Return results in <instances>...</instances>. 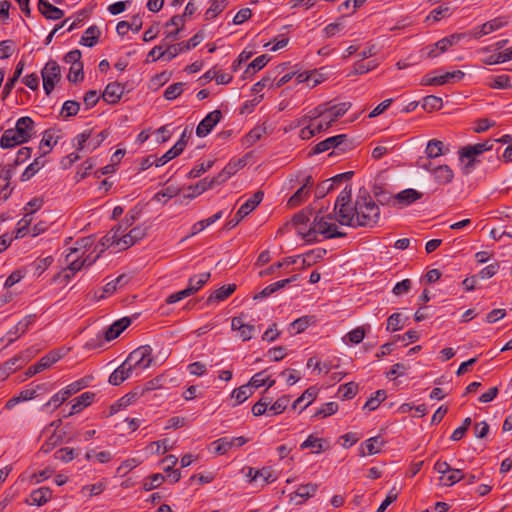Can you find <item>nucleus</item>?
Returning a JSON list of instances; mask_svg holds the SVG:
<instances>
[{"label": "nucleus", "mask_w": 512, "mask_h": 512, "mask_svg": "<svg viewBox=\"0 0 512 512\" xmlns=\"http://www.w3.org/2000/svg\"><path fill=\"white\" fill-rule=\"evenodd\" d=\"M335 220L345 226H373L380 217V208L373 201L367 189L359 190L355 203H352V186L346 185L338 195L335 205Z\"/></svg>", "instance_id": "1"}, {"label": "nucleus", "mask_w": 512, "mask_h": 512, "mask_svg": "<svg viewBox=\"0 0 512 512\" xmlns=\"http://www.w3.org/2000/svg\"><path fill=\"white\" fill-rule=\"evenodd\" d=\"M322 212L315 216L313 220V226L307 232H300L302 234L303 239L306 242H313L316 240V234L320 233L324 235L326 238H340L346 236V233L338 230V227L334 223H330L327 221L335 219V213L329 214L327 216H320Z\"/></svg>", "instance_id": "2"}, {"label": "nucleus", "mask_w": 512, "mask_h": 512, "mask_svg": "<svg viewBox=\"0 0 512 512\" xmlns=\"http://www.w3.org/2000/svg\"><path fill=\"white\" fill-rule=\"evenodd\" d=\"M330 149H333V152L330 153V156L333 154H341L351 149V142H349L346 134L332 136L316 144L312 148L310 154H320Z\"/></svg>", "instance_id": "3"}, {"label": "nucleus", "mask_w": 512, "mask_h": 512, "mask_svg": "<svg viewBox=\"0 0 512 512\" xmlns=\"http://www.w3.org/2000/svg\"><path fill=\"white\" fill-rule=\"evenodd\" d=\"M124 362L131 370L146 369L153 362L152 348L149 345L138 347L128 355Z\"/></svg>", "instance_id": "4"}, {"label": "nucleus", "mask_w": 512, "mask_h": 512, "mask_svg": "<svg viewBox=\"0 0 512 512\" xmlns=\"http://www.w3.org/2000/svg\"><path fill=\"white\" fill-rule=\"evenodd\" d=\"M263 197H264L263 191H261V190L256 191L252 195V197H250L248 200H246L245 203H243L240 206V208L238 209V211L236 212L234 217L226 223V225H225L226 228L232 229V228L236 227L245 216L250 214L262 202Z\"/></svg>", "instance_id": "5"}, {"label": "nucleus", "mask_w": 512, "mask_h": 512, "mask_svg": "<svg viewBox=\"0 0 512 512\" xmlns=\"http://www.w3.org/2000/svg\"><path fill=\"white\" fill-rule=\"evenodd\" d=\"M203 38V32L199 31L188 41H183L178 44L168 46L167 49L164 52H161L157 58H165L167 61H170L181 52L195 48L198 44H200Z\"/></svg>", "instance_id": "6"}, {"label": "nucleus", "mask_w": 512, "mask_h": 512, "mask_svg": "<svg viewBox=\"0 0 512 512\" xmlns=\"http://www.w3.org/2000/svg\"><path fill=\"white\" fill-rule=\"evenodd\" d=\"M43 88L47 95L53 91L55 84L61 79V70L55 60H49L41 71Z\"/></svg>", "instance_id": "7"}, {"label": "nucleus", "mask_w": 512, "mask_h": 512, "mask_svg": "<svg viewBox=\"0 0 512 512\" xmlns=\"http://www.w3.org/2000/svg\"><path fill=\"white\" fill-rule=\"evenodd\" d=\"M422 197V192L409 188L389 197L386 200V205L402 209L420 200Z\"/></svg>", "instance_id": "8"}, {"label": "nucleus", "mask_w": 512, "mask_h": 512, "mask_svg": "<svg viewBox=\"0 0 512 512\" xmlns=\"http://www.w3.org/2000/svg\"><path fill=\"white\" fill-rule=\"evenodd\" d=\"M222 118V112L220 110H214L206 115V117L200 121L196 128V135L198 137L207 136L212 129L220 122Z\"/></svg>", "instance_id": "9"}, {"label": "nucleus", "mask_w": 512, "mask_h": 512, "mask_svg": "<svg viewBox=\"0 0 512 512\" xmlns=\"http://www.w3.org/2000/svg\"><path fill=\"white\" fill-rule=\"evenodd\" d=\"M318 490V484L308 483L298 487V489L289 495L290 502L301 505L305 500L313 497Z\"/></svg>", "instance_id": "10"}, {"label": "nucleus", "mask_w": 512, "mask_h": 512, "mask_svg": "<svg viewBox=\"0 0 512 512\" xmlns=\"http://www.w3.org/2000/svg\"><path fill=\"white\" fill-rule=\"evenodd\" d=\"M33 129L34 121L32 118L29 116H24L17 120L15 129H13V131L18 138H21L20 141L26 143L30 140Z\"/></svg>", "instance_id": "11"}, {"label": "nucleus", "mask_w": 512, "mask_h": 512, "mask_svg": "<svg viewBox=\"0 0 512 512\" xmlns=\"http://www.w3.org/2000/svg\"><path fill=\"white\" fill-rule=\"evenodd\" d=\"M231 328L232 330L239 332V337L242 339V341L250 340L255 332V326L252 324H246L244 322L243 315L232 318Z\"/></svg>", "instance_id": "12"}, {"label": "nucleus", "mask_w": 512, "mask_h": 512, "mask_svg": "<svg viewBox=\"0 0 512 512\" xmlns=\"http://www.w3.org/2000/svg\"><path fill=\"white\" fill-rule=\"evenodd\" d=\"M122 228L123 225H116L101 238L100 244L103 248L101 249L100 253H102L105 248L118 246V242H120L121 236L125 233Z\"/></svg>", "instance_id": "13"}, {"label": "nucleus", "mask_w": 512, "mask_h": 512, "mask_svg": "<svg viewBox=\"0 0 512 512\" xmlns=\"http://www.w3.org/2000/svg\"><path fill=\"white\" fill-rule=\"evenodd\" d=\"M144 395V389L136 387L133 391L121 397L115 404L111 406V414L118 412L121 408L131 405L137 398Z\"/></svg>", "instance_id": "14"}, {"label": "nucleus", "mask_w": 512, "mask_h": 512, "mask_svg": "<svg viewBox=\"0 0 512 512\" xmlns=\"http://www.w3.org/2000/svg\"><path fill=\"white\" fill-rule=\"evenodd\" d=\"M123 92L124 87L120 83L112 82L106 86L102 94V98L105 102L109 104H116L121 99Z\"/></svg>", "instance_id": "15"}, {"label": "nucleus", "mask_w": 512, "mask_h": 512, "mask_svg": "<svg viewBox=\"0 0 512 512\" xmlns=\"http://www.w3.org/2000/svg\"><path fill=\"white\" fill-rule=\"evenodd\" d=\"M131 324V319L123 317L111 324L104 333L105 339L111 341L116 339Z\"/></svg>", "instance_id": "16"}, {"label": "nucleus", "mask_w": 512, "mask_h": 512, "mask_svg": "<svg viewBox=\"0 0 512 512\" xmlns=\"http://www.w3.org/2000/svg\"><path fill=\"white\" fill-rule=\"evenodd\" d=\"M38 9L40 13L47 19L58 20L64 16V11L47 0H39Z\"/></svg>", "instance_id": "17"}, {"label": "nucleus", "mask_w": 512, "mask_h": 512, "mask_svg": "<svg viewBox=\"0 0 512 512\" xmlns=\"http://www.w3.org/2000/svg\"><path fill=\"white\" fill-rule=\"evenodd\" d=\"M52 498V490L49 487H41L31 492L30 500H26L30 505L42 506Z\"/></svg>", "instance_id": "18"}, {"label": "nucleus", "mask_w": 512, "mask_h": 512, "mask_svg": "<svg viewBox=\"0 0 512 512\" xmlns=\"http://www.w3.org/2000/svg\"><path fill=\"white\" fill-rule=\"evenodd\" d=\"M435 181L440 185H446L452 182L454 178L453 170L448 165H440L432 170Z\"/></svg>", "instance_id": "19"}, {"label": "nucleus", "mask_w": 512, "mask_h": 512, "mask_svg": "<svg viewBox=\"0 0 512 512\" xmlns=\"http://www.w3.org/2000/svg\"><path fill=\"white\" fill-rule=\"evenodd\" d=\"M65 436V431H53L47 440L42 444L40 451L45 454L51 452L55 447L64 442Z\"/></svg>", "instance_id": "20"}, {"label": "nucleus", "mask_w": 512, "mask_h": 512, "mask_svg": "<svg viewBox=\"0 0 512 512\" xmlns=\"http://www.w3.org/2000/svg\"><path fill=\"white\" fill-rule=\"evenodd\" d=\"M95 398V393L84 392L80 396L73 399V405L68 415L79 413L83 408L89 406Z\"/></svg>", "instance_id": "21"}, {"label": "nucleus", "mask_w": 512, "mask_h": 512, "mask_svg": "<svg viewBox=\"0 0 512 512\" xmlns=\"http://www.w3.org/2000/svg\"><path fill=\"white\" fill-rule=\"evenodd\" d=\"M351 107L350 102H343L331 107L327 106V113L330 115V119L325 122V127H331L338 118L343 116Z\"/></svg>", "instance_id": "22"}, {"label": "nucleus", "mask_w": 512, "mask_h": 512, "mask_svg": "<svg viewBox=\"0 0 512 512\" xmlns=\"http://www.w3.org/2000/svg\"><path fill=\"white\" fill-rule=\"evenodd\" d=\"M382 444L383 441L380 440L379 436L371 437L361 444L359 454L360 456L377 454L381 451Z\"/></svg>", "instance_id": "23"}, {"label": "nucleus", "mask_w": 512, "mask_h": 512, "mask_svg": "<svg viewBox=\"0 0 512 512\" xmlns=\"http://www.w3.org/2000/svg\"><path fill=\"white\" fill-rule=\"evenodd\" d=\"M133 370H131L125 362H123L117 369H115L109 376V383L117 386L123 383L127 378L130 377Z\"/></svg>", "instance_id": "24"}, {"label": "nucleus", "mask_w": 512, "mask_h": 512, "mask_svg": "<svg viewBox=\"0 0 512 512\" xmlns=\"http://www.w3.org/2000/svg\"><path fill=\"white\" fill-rule=\"evenodd\" d=\"M449 149L445 147L444 143L437 139H432L428 141L425 153L427 155V158L434 159L437 158L446 152H448Z\"/></svg>", "instance_id": "25"}, {"label": "nucleus", "mask_w": 512, "mask_h": 512, "mask_svg": "<svg viewBox=\"0 0 512 512\" xmlns=\"http://www.w3.org/2000/svg\"><path fill=\"white\" fill-rule=\"evenodd\" d=\"M100 35V29L96 25H92L84 32L81 37L80 44L87 47H93L98 43Z\"/></svg>", "instance_id": "26"}, {"label": "nucleus", "mask_w": 512, "mask_h": 512, "mask_svg": "<svg viewBox=\"0 0 512 512\" xmlns=\"http://www.w3.org/2000/svg\"><path fill=\"white\" fill-rule=\"evenodd\" d=\"M327 251L324 248H315L312 250H309L305 254H303V268L310 267L317 263L319 260L323 259L326 255Z\"/></svg>", "instance_id": "27"}, {"label": "nucleus", "mask_w": 512, "mask_h": 512, "mask_svg": "<svg viewBox=\"0 0 512 512\" xmlns=\"http://www.w3.org/2000/svg\"><path fill=\"white\" fill-rule=\"evenodd\" d=\"M236 289L235 284L223 285L216 289L208 298L207 303L210 304L214 300L223 301L228 298Z\"/></svg>", "instance_id": "28"}, {"label": "nucleus", "mask_w": 512, "mask_h": 512, "mask_svg": "<svg viewBox=\"0 0 512 512\" xmlns=\"http://www.w3.org/2000/svg\"><path fill=\"white\" fill-rule=\"evenodd\" d=\"M317 393H318V390L316 387L307 388L303 392V394L294 401L292 408L296 409L298 405H300L302 402L306 401V404L301 407V411L304 410L316 399Z\"/></svg>", "instance_id": "29"}, {"label": "nucleus", "mask_w": 512, "mask_h": 512, "mask_svg": "<svg viewBox=\"0 0 512 512\" xmlns=\"http://www.w3.org/2000/svg\"><path fill=\"white\" fill-rule=\"evenodd\" d=\"M21 138H18L13 129H7L1 139L0 146L3 149L13 148L17 145L23 144V141H20Z\"/></svg>", "instance_id": "30"}, {"label": "nucleus", "mask_w": 512, "mask_h": 512, "mask_svg": "<svg viewBox=\"0 0 512 512\" xmlns=\"http://www.w3.org/2000/svg\"><path fill=\"white\" fill-rule=\"evenodd\" d=\"M213 187L214 186L210 178H204L198 181L195 185H190L188 187V190L191 191V193H189L187 197L194 198L196 196L201 195L203 192L212 189Z\"/></svg>", "instance_id": "31"}, {"label": "nucleus", "mask_w": 512, "mask_h": 512, "mask_svg": "<svg viewBox=\"0 0 512 512\" xmlns=\"http://www.w3.org/2000/svg\"><path fill=\"white\" fill-rule=\"evenodd\" d=\"M63 353L59 350H52L47 355L42 357L38 362V366L41 371L50 368L54 363L60 360L63 357Z\"/></svg>", "instance_id": "32"}, {"label": "nucleus", "mask_w": 512, "mask_h": 512, "mask_svg": "<svg viewBox=\"0 0 512 512\" xmlns=\"http://www.w3.org/2000/svg\"><path fill=\"white\" fill-rule=\"evenodd\" d=\"M253 394V387L250 385V381L240 386L239 388H236L233 392L231 397L236 400V404H241L244 401H246L251 395Z\"/></svg>", "instance_id": "33"}, {"label": "nucleus", "mask_w": 512, "mask_h": 512, "mask_svg": "<svg viewBox=\"0 0 512 512\" xmlns=\"http://www.w3.org/2000/svg\"><path fill=\"white\" fill-rule=\"evenodd\" d=\"M210 273H202L198 277L193 276L188 281L187 290H191V295L200 290L210 279Z\"/></svg>", "instance_id": "34"}, {"label": "nucleus", "mask_w": 512, "mask_h": 512, "mask_svg": "<svg viewBox=\"0 0 512 512\" xmlns=\"http://www.w3.org/2000/svg\"><path fill=\"white\" fill-rule=\"evenodd\" d=\"M45 161L40 158H36L30 165L26 167L24 172L20 176L22 182L30 180L42 167H44Z\"/></svg>", "instance_id": "35"}, {"label": "nucleus", "mask_w": 512, "mask_h": 512, "mask_svg": "<svg viewBox=\"0 0 512 512\" xmlns=\"http://www.w3.org/2000/svg\"><path fill=\"white\" fill-rule=\"evenodd\" d=\"M465 73L461 70H456L453 72H446L445 74L437 76V80H434L438 85H444L446 83H451L454 81H460L464 78Z\"/></svg>", "instance_id": "36"}, {"label": "nucleus", "mask_w": 512, "mask_h": 512, "mask_svg": "<svg viewBox=\"0 0 512 512\" xmlns=\"http://www.w3.org/2000/svg\"><path fill=\"white\" fill-rule=\"evenodd\" d=\"M89 238H82L81 240H78L76 242L77 247L70 248L69 253L65 257V263L68 267L71 263V261H74L76 258V255H83L84 253H81V248H85L89 244Z\"/></svg>", "instance_id": "37"}, {"label": "nucleus", "mask_w": 512, "mask_h": 512, "mask_svg": "<svg viewBox=\"0 0 512 512\" xmlns=\"http://www.w3.org/2000/svg\"><path fill=\"white\" fill-rule=\"evenodd\" d=\"M442 106V99L438 96L429 95L423 98L422 107L428 112L440 110Z\"/></svg>", "instance_id": "38"}, {"label": "nucleus", "mask_w": 512, "mask_h": 512, "mask_svg": "<svg viewBox=\"0 0 512 512\" xmlns=\"http://www.w3.org/2000/svg\"><path fill=\"white\" fill-rule=\"evenodd\" d=\"M264 371H261L259 373H256L251 379H250V385H252L253 388H260L264 385L267 386V388H271L275 385L276 381L275 379H271L270 377H263Z\"/></svg>", "instance_id": "39"}, {"label": "nucleus", "mask_w": 512, "mask_h": 512, "mask_svg": "<svg viewBox=\"0 0 512 512\" xmlns=\"http://www.w3.org/2000/svg\"><path fill=\"white\" fill-rule=\"evenodd\" d=\"M210 8L205 12L206 20H211L220 14L227 6L226 0H211Z\"/></svg>", "instance_id": "40"}, {"label": "nucleus", "mask_w": 512, "mask_h": 512, "mask_svg": "<svg viewBox=\"0 0 512 512\" xmlns=\"http://www.w3.org/2000/svg\"><path fill=\"white\" fill-rule=\"evenodd\" d=\"M295 263H296L295 257H286L282 261L276 262V263L272 264L270 267H268L267 269L262 270L259 273V275L261 277L268 276V275L275 273L276 270L282 268L283 266H289V265H292Z\"/></svg>", "instance_id": "41"}, {"label": "nucleus", "mask_w": 512, "mask_h": 512, "mask_svg": "<svg viewBox=\"0 0 512 512\" xmlns=\"http://www.w3.org/2000/svg\"><path fill=\"white\" fill-rule=\"evenodd\" d=\"M40 390H47L46 385L38 384L34 387L24 389L18 394V397L21 402L28 401L37 397Z\"/></svg>", "instance_id": "42"}, {"label": "nucleus", "mask_w": 512, "mask_h": 512, "mask_svg": "<svg viewBox=\"0 0 512 512\" xmlns=\"http://www.w3.org/2000/svg\"><path fill=\"white\" fill-rule=\"evenodd\" d=\"M509 23V18L506 16H499L490 21L484 23V26L488 32V34L497 31L503 27H505Z\"/></svg>", "instance_id": "43"}, {"label": "nucleus", "mask_w": 512, "mask_h": 512, "mask_svg": "<svg viewBox=\"0 0 512 512\" xmlns=\"http://www.w3.org/2000/svg\"><path fill=\"white\" fill-rule=\"evenodd\" d=\"M326 113H327V103L319 105L318 107H316L315 109L310 111L308 115H305L299 121V125H305L314 119L324 116Z\"/></svg>", "instance_id": "44"}, {"label": "nucleus", "mask_w": 512, "mask_h": 512, "mask_svg": "<svg viewBox=\"0 0 512 512\" xmlns=\"http://www.w3.org/2000/svg\"><path fill=\"white\" fill-rule=\"evenodd\" d=\"M448 41H445L444 38L437 41L434 45L426 47L427 57L435 58L439 56L441 53L445 52L449 46L447 45Z\"/></svg>", "instance_id": "45"}, {"label": "nucleus", "mask_w": 512, "mask_h": 512, "mask_svg": "<svg viewBox=\"0 0 512 512\" xmlns=\"http://www.w3.org/2000/svg\"><path fill=\"white\" fill-rule=\"evenodd\" d=\"M34 320H35V315H28L26 316L23 320H21L20 322H18L17 325H15L9 332L8 334H18L19 332L21 334H24L30 327V325H32L34 323Z\"/></svg>", "instance_id": "46"}, {"label": "nucleus", "mask_w": 512, "mask_h": 512, "mask_svg": "<svg viewBox=\"0 0 512 512\" xmlns=\"http://www.w3.org/2000/svg\"><path fill=\"white\" fill-rule=\"evenodd\" d=\"M463 479H465V475L463 474L462 470L452 468V470L449 472V475L445 476L444 480H442V484L449 487Z\"/></svg>", "instance_id": "47"}, {"label": "nucleus", "mask_w": 512, "mask_h": 512, "mask_svg": "<svg viewBox=\"0 0 512 512\" xmlns=\"http://www.w3.org/2000/svg\"><path fill=\"white\" fill-rule=\"evenodd\" d=\"M165 481V477L156 473L150 476V478L146 479L143 483V489L145 491H151L153 489L158 488Z\"/></svg>", "instance_id": "48"}, {"label": "nucleus", "mask_w": 512, "mask_h": 512, "mask_svg": "<svg viewBox=\"0 0 512 512\" xmlns=\"http://www.w3.org/2000/svg\"><path fill=\"white\" fill-rule=\"evenodd\" d=\"M80 109V104L73 100H67L64 102L61 110V115L64 118L77 115Z\"/></svg>", "instance_id": "49"}, {"label": "nucleus", "mask_w": 512, "mask_h": 512, "mask_svg": "<svg viewBox=\"0 0 512 512\" xmlns=\"http://www.w3.org/2000/svg\"><path fill=\"white\" fill-rule=\"evenodd\" d=\"M405 371L406 366L404 364L397 363L390 371L386 372V377L391 378L394 387L397 388L401 384V381H397V376L404 375Z\"/></svg>", "instance_id": "50"}, {"label": "nucleus", "mask_w": 512, "mask_h": 512, "mask_svg": "<svg viewBox=\"0 0 512 512\" xmlns=\"http://www.w3.org/2000/svg\"><path fill=\"white\" fill-rule=\"evenodd\" d=\"M358 392V385L354 382H349L344 385H341L338 389V393L341 395L343 399H351Z\"/></svg>", "instance_id": "51"}, {"label": "nucleus", "mask_w": 512, "mask_h": 512, "mask_svg": "<svg viewBox=\"0 0 512 512\" xmlns=\"http://www.w3.org/2000/svg\"><path fill=\"white\" fill-rule=\"evenodd\" d=\"M300 448H316L315 453H320L325 450L323 447V440L316 438L313 435L308 436V438L300 445Z\"/></svg>", "instance_id": "52"}, {"label": "nucleus", "mask_w": 512, "mask_h": 512, "mask_svg": "<svg viewBox=\"0 0 512 512\" xmlns=\"http://www.w3.org/2000/svg\"><path fill=\"white\" fill-rule=\"evenodd\" d=\"M290 402V397L288 395H284L278 398L270 407L269 410L273 412L274 415H278L283 413L288 404Z\"/></svg>", "instance_id": "53"}, {"label": "nucleus", "mask_w": 512, "mask_h": 512, "mask_svg": "<svg viewBox=\"0 0 512 512\" xmlns=\"http://www.w3.org/2000/svg\"><path fill=\"white\" fill-rule=\"evenodd\" d=\"M184 83L178 82L168 86L164 92V97L167 100H174L179 97L183 92Z\"/></svg>", "instance_id": "54"}, {"label": "nucleus", "mask_w": 512, "mask_h": 512, "mask_svg": "<svg viewBox=\"0 0 512 512\" xmlns=\"http://www.w3.org/2000/svg\"><path fill=\"white\" fill-rule=\"evenodd\" d=\"M338 410V404L336 402H327L318 409L314 417H327L335 414Z\"/></svg>", "instance_id": "55"}, {"label": "nucleus", "mask_w": 512, "mask_h": 512, "mask_svg": "<svg viewBox=\"0 0 512 512\" xmlns=\"http://www.w3.org/2000/svg\"><path fill=\"white\" fill-rule=\"evenodd\" d=\"M74 457L75 449L69 447L60 448L54 453V458L56 460H60L65 463L72 461Z\"/></svg>", "instance_id": "56"}, {"label": "nucleus", "mask_w": 512, "mask_h": 512, "mask_svg": "<svg viewBox=\"0 0 512 512\" xmlns=\"http://www.w3.org/2000/svg\"><path fill=\"white\" fill-rule=\"evenodd\" d=\"M308 190L305 187H300L288 200L290 207H297L300 205L308 196Z\"/></svg>", "instance_id": "57"}, {"label": "nucleus", "mask_w": 512, "mask_h": 512, "mask_svg": "<svg viewBox=\"0 0 512 512\" xmlns=\"http://www.w3.org/2000/svg\"><path fill=\"white\" fill-rule=\"evenodd\" d=\"M84 79L83 63L71 66L68 74V80L72 83H78Z\"/></svg>", "instance_id": "58"}, {"label": "nucleus", "mask_w": 512, "mask_h": 512, "mask_svg": "<svg viewBox=\"0 0 512 512\" xmlns=\"http://www.w3.org/2000/svg\"><path fill=\"white\" fill-rule=\"evenodd\" d=\"M214 165L213 160H209L206 163H201L199 165H196L194 168L191 169V171L188 173L187 177L189 179L200 177L203 173L208 171L212 168Z\"/></svg>", "instance_id": "59"}, {"label": "nucleus", "mask_w": 512, "mask_h": 512, "mask_svg": "<svg viewBox=\"0 0 512 512\" xmlns=\"http://www.w3.org/2000/svg\"><path fill=\"white\" fill-rule=\"evenodd\" d=\"M334 189L333 182L327 179L319 183L315 189V197L318 199L324 198L330 191Z\"/></svg>", "instance_id": "60"}, {"label": "nucleus", "mask_w": 512, "mask_h": 512, "mask_svg": "<svg viewBox=\"0 0 512 512\" xmlns=\"http://www.w3.org/2000/svg\"><path fill=\"white\" fill-rule=\"evenodd\" d=\"M275 77L272 76L270 73L264 76L260 81L255 83L252 87V92L259 93L262 91L265 87H274V81Z\"/></svg>", "instance_id": "61"}, {"label": "nucleus", "mask_w": 512, "mask_h": 512, "mask_svg": "<svg viewBox=\"0 0 512 512\" xmlns=\"http://www.w3.org/2000/svg\"><path fill=\"white\" fill-rule=\"evenodd\" d=\"M405 320L406 318H404L400 313L392 314L387 320L386 330L389 328H392L393 330L401 329L404 326Z\"/></svg>", "instance_id": "62"}, {"label": "nucleus", "mask_w": 512, "mask_h": 512, "mask_svg": "<svg viewBox=\"0 0 512 512\" xmlns=\"http://www.w3.org/2000/svg\"><path fill=\"white\" fill-rule=\"evenodd\" d=\"M214 446V452L218 455H223L228 452L231 448V442H229V438L223 437L212 443Z\"/></svg>", "instance_id": "63"}, {"label": "nucleus", "mask_w": 512, "mask_h": 512, "mask_svg": "<svg viewBox=\"0 0 512 512\" xmlns=\"http://www.w3.org/2000/svg\"><path fill=\"white\" fill-rule=\"evenodd\" d=\"M480 148L477 144L467 145L460 149L459 151V159L463 161L464 157H476L481 155Z\"/></svg>", "instance_id": "64"}]
</instances>
